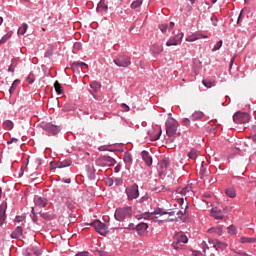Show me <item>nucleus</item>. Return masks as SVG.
I'll list each match as a JSON object with an SVG mask.
<instances>
[{"label":"nucleus","mask_w":256,"mask_h":256,"mask_svg":"<svg viewBox=\"0 0 256 256\" xmlns=\"http://www.w3.org/2000/svg\"><path fill=\"white\" fill-rule=\"evenodd\" d=\"M249 119V115L245 112H236L233 116V121L237 124L247 123Z\"/></svg>","instance_id":"nucleus-11"},{"label":"nucleus","mask_w":256,"mask_h":256,"mask_svg":"<svg viewBox=\"0 0 256 256\" xmlns=\"http://www.w3.org/2000/svg\"><path fill=\"white\" fill-rule=\"evenodd\" d=\"M23 237V227L17 226L16 229L11 233V239H19Z\"/></svg>","instance_id":"nucleus-19"},{"label":"nucleus","mask_w":256,"mask_h":256,"mask_svg":"<svg viewBox=\"0 0 256 256\" xmlns=\"http://www.w3.org/2000/svg\"><path fill=\"white\" fill-rule=\"evenodd\" d=\"M158 48L154 50V53H163V46H157Z\"/></svg>","instance_id":"nucleus-51"},{"label":"nucleus","mask_w":256,"mask_h":256,"mask_svg":"<svg viewBox=\"0 0 256 256\" xmlns=\"http://www.w3.org/2000/svg\"><path fill=\"white\" fill-rule=\"evenodd\" d=\"M147 229H149L148 223L141 222L136 225V231H137L138 235H140L141 237L147 235Z\"/></svg>","instance_id":"nucleus-13"},{"label":"nucleus","mask_w":256,"mask_h":256,"mask_svg":"<svg viewBox=\"0 0 256 256\" xmlns=\"http://www.w3.org/2000/svg\"><path fill=\"white\" fill-rule=\"evenodd\" d=\"M54 89L57 95H63V86H61V83H59V81H55Z\"/></svg>","instance_id":"nucleus-23"},{"label":"nucleus","mask_w":256,"mask_h":256,"mask_svg":"<svg viewBox=\"0 0 256 256\" xmlns=\"http://www.w3.org/2000/svg\"><path fill=\"white\" fill-rule=\"evenodd\" d=\"M183 123H184V125H189L191 123V121L188 118H185L183 120Z\"/></svg>","instance_id":"nucleus-55"},{"label":"nucleus","mask_w":256,"mask_h":256,"mask_svg":"<svg viewBox=\"0 0 256 256\" xmlns=\"http://www.w3.org/2000/svg\"><path fill=\"white\" fill-rule=\"evenodd\" d=\"M8 71H9L10 73H14V72H15L14 66H13V65H10L9 68H8Z\"/></svg>","instance_id":"nucleus-54"},{"label":"nucleus","mask_w":256,"mask_h":256,"mask_svg":"<svg viewBox=\"0 0 256 256\" xmlns=\"http://www.w3.org/2000/svg\"><path fill=\"white\" fill-rule=\"evenodd\" d=\"M11 39V34H6L5 36L2 37L0 40V45H3V43H7V40Z\"/></svg>","instance_id":"nucleus-39"},{"label":"nucleus","mask_w":256,"mask_h":256,"mask_svg":"<svg viewBox=\"0 0 256 256\" xmlns=\"http://www.w3.org/2000/svg\"><path fill=\"white\" fill-rule=\"evenodd\" d=\"M203 117H204L203 112L197 111V112H194V113L192 114V116L190 117V119H192V121H199V119H203Z\"/></svg>","instance_id":"nucleus-21"},{"label":"nucleus","mask_w":256,"mask_h":256,"mask_svg":"<svg viewBox=\"0 0 256 256\" xmlns=\"http://www.w3.org/2000/svg\"><path fill=\"white\" fill-rule=\"evenodd\" d=\"M252 137H253V141H256V127L252 128Z\"/></svg>","instance_id":"nucleus-50"},{"label":"nucleus","mask_w":256,"mask_h":256,"mask_svg":"<svg viewBox=\"0 0 256 256\" xmlns=\"http://www.w3.org/2000/svg\"><path fill=\"white\" fill-rule=\"evenodd\" d=\"M72 67H74V69L80 67L83 70L88 69L89 66L85 62L77 61L72 64Z\"/></svg>","instance_id":"nucleus-25"},{"label":"nucleus","mask_w":256,"mask_h":256,"mask_svg":"<svg viewBox=\"0 0 256 256\" xmlns=\"http://www.w3.org/2000/svg\"><path fill=\"white\" fill-rule=\"evenodd\" d=\"M228 233L230 235H237V228L234 225L228 227Z\"/></svg>","instance_id":"nucleus-35"},{"label":"nucleus","mask_w":256,"mask_h":256,"mask_svg":"<svg viewBox=\"0 0 256 256\" xmlns=\"http://www.w3.org/2000/svg\"><path fill=\"white\" fill-rule=\"evenodd\" d=\"M188 41H197V37H195V35H192L189 37Z\"/></svg>","instance_id":"nucleus-56"},{"label":"nucleus","mask_w":256,"mask_h":256,"mask_svg":"<svg viewBox=\"0 0 256 256\" xmlns=\"http://www.w3.org/2000/svg\"><path fill=\"white\" fill-rule=\"evenodd\" d=\"M133 215V209L131 207L117 208L114 214L116 221H125Z\"/></svg>","instance_id":"nucleus-2"},{"label":"nucleus","mask_w":256,"mask_h":256,"mask_svg":"<svg viewBox=\"0 0 256 256\" xmlns=\"http://www.w3.org/2000/svg\"><path fill=\"white\" fill-rule=\"evenodd\" d=\"M19 83H21V81H19V80H15V81L12 83V86H11L10 89H9L10 95H13V91H15V88L17 87V85H19Z\"/></svg>","instance_id":"nucleus-33"},{"label":"nucleus","mask_w":256,"mask_h":256,"mask_svg":"<svg viewBox=\"0 0 256 256\" xmlns=\"http://www.w3.org/2000/svg\"><path fill=\"white\" fill-rule=\"evenodd\" d=\"M188 189H189V188H183L182 191H181V193H184V194L187 193V190H188Z\"/></svg>","instance_id":"nucleus-64"},{"label":"nucleus","mask_w":256,"mask_h":256,"mask_svg":"<svg viewBox=\"0 0 256 256\" xmlns=\"http://www.w3.org/2000/svg\"><path fill=\"white\" fill-rule=\"evenodd\" d=\"M188 157L189 159H192L193 161H195V159H197V157H199V151L192 149L189 153H188Z\"/></svg>","instance_id":"nucleus-26"},{"label":"nucleus","mask_w":256,"mask_h":256,"mask_svg":"<svg viewBox=\"0 0 256 256\" xmlns=\"http://www.w3.org/2000/svg\"><path fill=\"white\" fill-rule=\"evenodd\" d=\"M90 87L94 90V93H97V89L101 87V84L99 82H91Z\"/></svg>","instance_id":"nucleus-34"},{"label":"nucleus","mask_w":256,"mask_h":256,"mask_svg":"<svg viewBox=\"0 0 256 256\" xmlns=\"http://www.w3.org/2000/svg\"><path fill=\"white\" fill-rule=\"evenodd\" d=\"M211 216H212L214 219H217V220L225 219V214H223V210L216 209V208H213V209L211 210Z\"/></svg>","instance_id":"nucleus-16"},{"label":"nucleus","mask_w":256,"mask_h":256,"mask_svg":"<svg viewBox=\"0 0 256 256\" xmlns=\"http://www.w3.org/2000/svg\"><path fill=\"white\" fill-rule=\"evenodd\" d=\"M53 56V47H49L44 54V57L49 58Z\"/></svg>","instance_id":"nucleus-38"},{"label":"nucleus","mask_w":256,"mask_h":256,"mask_svg":"<svg viewBox=\"0 0 256 256\" xmlns=\"http://www.w3.org/2000/svg\"><path fill=\"white\" fill-rule=\"evenodd\" d=\"M154 215H168L167 219H162V221H179V219H183V215H185V210H179L177 208L175 209H170L168 211H165L163 208H158L155 210Z\"/></svg>","instance_id":"nucleus-1"},{"label":"nucleus","mask_w":256,"mask_h":256,"mask_svg":"<svg viewBox=\"0 0 256 256\" xmlns=\"http://www.w3.org/2000/svg\"><path fill=\"white\" fill-rule=\"evenodd\" d=\"M227 197H230L231 199H234V197H236L237 194H235V189L233 188H228L225 191Z\"/></svg>","instance_id":"nucleus-28"},{"label":"nucleus","mask_w":256,"mask_h":256,"mask_svg":"<svg viewBox=\"0 0 256 256\" xmlns=\"http://www.w3.org/2000/svg\"><path fill=\"white\" fill-rule=\"evenodd\" d=\"M114 63L117 67H129L131 65V58L125 55L118 56L114 59Z\"/></svg>","instance_id":"nucleus-9"},{"label":"nucleus","mask_w":256,"mask_h":256,"mask_svg":"<svg viewBox=\"0 0 256 256\" xmlns=\"http://www.w3.org/2000/svg\"><path fill=\"white\" fill-rule=\"evenodd\" d=\"M35 81V76L33 74H29L27 77V83H33Z\"/></svg>","instance_id":"nucleus-45"},{"label":"nucleus","mask_w":256,"mask_h":256,"mask_svg":"<svg viewBox=\"0 0 256 256\" xmlns=\"http://www.w3.org/2000/svg\"><path fill=\"white\" fill-rule=\"evenodd\" d=\"M166 135L168 137H175V135H179L177 133V127H179V122L174 118H168L166 121Z\"/></svg>","instance_id":"nucleus-3"},{"label":"nucleus","mask_w":256,"mask_h":256,"mask_svg":"<svg viewBox=\"0 0 256 256\" xmlns=\"http://www.w3.org/2000/svg\"><path fill=\"white\" fill-rule=\"evenodd\" d=\"M178 203L179 205H183V203H185V200L183 198H179Z\"/></svg>","instance_id":"nucleus-58"},{"label":"nucleus","mask_w":256,"mask_h":256,"mask_svg":"<svg viewBox=\"0 0 256 256\" xmlns=\"http://www.w3.org/2000/svg\"><path fill=\"white\" fill-rule=\"evenodd\" d=\"M121 107H122V109H124V111H126V112L129 111V106H128L127 104L122 103V104H121Z\"/></svg>","instance_id":"nucleus-52"},{"label":"nucleus","mask_w":256,"mask_h":256,"mask_svg":"<svg viewBox=\"0 0 256 256\" xmlns=\"http://www.w3.org/2000/svg\"><path fill=\"white\" fill-rule=\"evenodd\" d=\"M97 254H98L99 256H109V253L103 252V251H101V250H98V251H97Z\"/></svg>","instance_id":"nucleus-48"},{"label":"nucleus","mask_w":256,"mask_h":256,"mask_svg":"<svg viewBox=\"0 0 256 256\" xmlns=\"http://www.w3.org/2000/svg\"><path fill=\"white\" fill-rule=\"evenodd\" d=\"M163 133V130L161 127L154 128L153 131H149L148 135L151 139V141H159V138L161 137V134Z\"/></svg>","instance_id":"nucleus-14"},{"label":"nucleus","mask_w":256,"mask_h":256,"mask_svg":"<svg viewBox=\"0 0 256 256\" xmlns=\"http://www.w3.org/2000/svg\"><path fill=\"white\" fill-rule=\"evenodd\" d=\"M117 161L111 156H101L96 160L97 167H113Z\"/></svg>","instance_id":"nucleus-6"},{"label":"nucleus","mask_w":256,"mask_h":256,"mask_svg":"<svg viewBox=\"0 0 256 256\" xmlns=\"http://www.w3.org/2000/svg\"><path fill=\"white\" fill-rule=\"evenodd\" d=\"M223 47V40H219L217 44L213 47L212 51H219Z\"/></svg>","instance_id":"nucleus-36"},{"label":"nucleus","mask_w":256,"mask_h":256,"mask_svg":"<svg viewBox=\"0 0 256 256\" xmlns=\"http://www.w3.org/2000/svg\"><path fill=\"white\" fill-rule=\"evenodd\" d=\"M202 84H203L204 87H206L207 89H211V87H215V81L209 80V79L203 80V81H202Z\"/></svg>","instance_id":"nucleus-24"},{"label":"nucleus","mask_w":256,"mask_h":256,"mask_svg":"<svg viewBox=\"0 0 256 256\" xmlns=\"http://www.w3.org/2000/svg\"><path fill=\"white\" fill-rule=\"evenodd\" d=\"M14 221L15 223H23L25 221V215L16 216Z\"/></svg>","instance_id":"nucleus-41"},{"label":"nucleus","mask_w":256,"mask_h":256,"mask_svg":"<svg viewBox=\"0 0 256 256\" xmlns=\"http://www.w3.org/2000/svg\"><path fill=\"white\" fill-rule=\"evenodd\" d=\"M233 63H235V57H233V58L231 59V62H230V69H231V67H233Z\"/></svg>","instance_id":"nucleus-61"},{"label":"nucleus","mask_w":256,"mask_h":256,"mask_svg":"<svg viewBox=\"0 0 256 256\" xmlns=\"http://www.w3.org/2000/svg\"><path fill=\"white\" fill-rule=\"evenodd\" d=\"M11 143H17V139L16 138H12L11 141L8 142V145Z\"/></svg>","instance_id":"nucleus-60"},{"label":"nucleus","mask_w":256,"mask_h":256,"mask_svg":"<svg viewBox=\"0 0 256 256\" xmlns=\"http://www.w3.org/2000/svg\"><path fill=\"white\" fill-rule=\"evenodd\" d=\"M159 29L160 31H162L163 33L167 32V29H169V26L167 24H160L159 25Z\"/></svg>","instance_id":"nucleus-42"},{"label":"nucleus","mask_w":256,"mask_h":256,"mask_svg":"<svg viewBox=\"0 0 256 256\" xmlns=\"http://www.w3.org/2000/svg\"><path fill=\"white\" fill-rule=\"evenodd\" d=\"M103 9L104 11H107L108 6L105 4V0H100L98 3L97 11H101Z\"/></svg>","instance_id":"nucleus-30"},{"label":"nucleus","mask_w":256,"mask_h":256,"mask_svg":"<svg viewBox=\"0 0 256 256\" xmlns=\"http://www.w3.org/2000/svg\"><path fill=\"white\" fill-rule=\"evenodd\" d=\"M41 217H42L43 219H47L48 221H51V219H53V216H51V215H49V214H47V213H42V214H41Z\"/></svg>","instance_id":"nucleus-44"},{"label":"nucleus","mask_w":256,"mask_h":256,"mask_svg":"<svg viewBox=\"0 0 256 256\" xmlns=\"http://www.w3.org/2000/svg\"><path fill=\"white\" fill-rule=\"evenodd\" d=\"M90 225H92V227H94L95 231L97 233H99V235H107V233H109V227H107V225L99 220H95L94 222H92Z\"/></svg>","instance_id":"nucleus-7"},{"label":"nucleus","mask_w":256,"mask_h":256,"mask_svg":"<svg viewBox=\"0 0 256 256\" xmlns=\"http://www.w3.org/2000/svg\"><path fill=\"white\" fill-rule=\"evenodd\" d=\"M4 127H5V129H8V130L13 129V123L11 122V120H6L4 122Z\"/></svg>","instance_id":"nucleus-37"},{"label":"nucleus","mask_w":256,"mask_h":256,"mask_svg":"<svg viewBox=\"0 0 256 256\" xmlns=\"http://www.w3.org/2000/svg\"><path fill=\"white\" fill-rule=\"evenodd\" d=\"M209 243H210V245H213V248L216 249V251H219V249H221L222 251L224 249H227V244L225 242L210 239Z\"/></svg>","instance_id":"nucleus-15"},{"label":"nucleus","mask_w":256,"mask_h":256,"mask_svg":"<svg viewBox=\"0 0 256 256\" xmlns=\"http://www.w3.org/2000/svg\"><path fill=\"white\" fill-rule=\"evenodd\" d=\"M11 65H13V67H17V59H12V63Z\"/></svg>","instance_id":"nucleus-57"},{"label":"nucleus","mask_w":256,"mask_h":256,"mask_svg":"<svg viewBox=\"0 0 256 256\" xmlns=\"http://www.w3.org/2000/svg\"><path fill=\"white\" fill-rule=\"evenodd\" d=\"M163 189H165V187L161 186V187L154 188L153 191H156V193H161Z\"/></svg>","instance_id":"nucleus-49"},{"label":"nucleus","mask_w":256,"mask_h":256,"mask_svg":"<svg viewBox=\"0 0 256 256\" xmlns=\"http://www.w3.org/2000/svg\"><path fill=\"white\" fill-rule=\"evenodd\" d=\"M237 255H238V256H248V255H247L246 253H244V252H238Z\"/></svg>","instance_id":"nucleus-62"},{"label":"nucleus","mask_w":256,"mask_h":256,"mask_svg":"<svg viewBox=\"0 0 256 256\" xmlns=\"http://www.w3.org/2000/svg\"><path fill=\"white\" fill-rule=\"evenodd\" d=\"M75 256H89V251L78 252Z\"/></svg>","instance_id":"nucleus-47"},{"label":"nucleus","mask_w":256,"mask_h":256,"mask_svg":"<svg viewBox=\"0 0 256 256\" xmlns=\"http://www.w3.org/2000/svg\"><path fill=\"white\" fill-rule=\"evenodd\" d=\"M27 29H29V26L24 23V24L18 29V35H25V33H27Z\"/></svg>","instance_id":"nucleus-29"},{"label":"nucleus","mask_w":256,"mask_h":256,"mask_svg":"<svg viewBox=\"0 0 256 256\" xmlns=\"http://www.w3.org/2000/svg\"><path fill=\"white\" fill-rule=\"evenodd\" d=\"M201 247H202L203 253H207V250H209V246L207 245V242H205V241H203L201 243Z\"/></svg>","instance_id":"nucleus-43"},{"label":"nucleus","mask_w":256,"mask_h":256,"mask_svg":"<svg viewBox=\"0 0 256 256\" xmlns=\"http://www.w3.org/2000/svg\"><path fill=\"white\" fill-rule=\"evenodd\" d=\"M189 239L182 232H178L174 236V242L172 243L173 249L179 251L185 243H188Z\"/></svg>","instance_id":"nucleus-4"},{"label":"nucleus","mask_w":256,"mask_h":256,"mask_svg":"<svg viewBox=\"0 0 256 256\" xmlns=\"http://www.w3.org/2000/svg\"><path fill=\"white\" fill-rule=\"evenodd\" d=\"M31 219H32L33 223H37V213H35V207H32Z\"/></svg>","instance_id":"nucleus-40"},{"label":"nucleus","mask_w":256,"mask_h":256,"mask_svg":"<svg viewBox=\"0 0 256 256\" xmlns=\"http://www.w3.org/2000/svg\"><path fill=\"white\" fill-rule=\"evenodd\" d=\"M240 243H256V238L242 237Z\"/></svg>","instance_id":"nucleus-31"},{"label":"nucleus","mask_w":256,"mask_h":256,"mask_svg":"<svg viewBox=\"0 0 256 256\" xmlns=\"http://www.w3.org/2000/svg\"><path fill=\"white\" fill-rule=\"evenodd\" d=\"M34 203H35L36 207L42 208V207H46L47 203H49V201L45 197H37V198H35Z\"/></svg>","instance_id":"nucleus-17"},{"label":"nucleus","mask_w":256,"mask_h":256,"mask_svg":"<svg viewBox=\"0 0 256 256\" xmlns=\"http://www.w3.org/2000/svg\"><path fill=\"white\" fill-rule=\"evenodd\" d=\"M107 185H109V187H111V185H113V180L112 179H108L107 180Z\"/></svg>","instance_id":"nucleus-59"},{"label":"nucleus","mask_w":256,"mask_h":256,"mask_svg":"<svg viewBox=\"0 0 256 256\" xmlns=\"http://www.w3.org/2000/svg\"><path fill=\"white\" fill-rule=\"evenodd\" d=\"M66 207H68L69 209H75V204L71 201H67Z\"/></svg>","instance_id":"nucleus-46"},{"label":"nucleus","mask_w":256,"mask_h":256,"mask_svg":"<svg viewBox=\"0 0 256 256\" xmlns=\"http://www.w3.org/2000/svg\"><path fill=\"white\" fill-rule=\"evenodd\" d=\"M208 233L210 235L221 236L223 234V229H221V227H213V228L208 229Z\"/></svg>","instance_id":"nucleus-20"},{"label":"nucleus","mask_w":256,"mask_h":256,"mask_svg":"<svg viewBox=\"0 0 256 256\" xmlns=\"http://www.w3.org/2000/svg\"><path fill=\"white\" fill-rule=\"evenodd\" d=\"M5 219H7V216L5 214V207L0 206V226L5 223Z\"/></svg>","instance_id":"nucleus-22"},{"label":"nucleus","mask_w":256,"mask_h":256,"mask_svg":"<svg viewBox=\"0 0 256 256\" xmlns=\"http://www.w3.org/2000/svg\"><path fill=\"white\" fill-rule=\"evenodd\" d=\"M173 29H175V23L174 22H170V24H169V31H173Z\"/></svg>","instance_id":"nucleus-53"},{"label":"nucleus","mask_w":256,"mask_h":256,"mask_svg":"<svg viewBox=\"0 0 256 256\" xmlns=\"http://www.w3.org/2000/svg\"><path fill=\"white\" fill-rule=\"evenodd\" d=\"M141 5H143V1H141V0H135V1L132 2V4H131V9H138V7H141Z\"/></svg>","instance_id":"nucleus-32"},{"label":"nucleus","mask_w":256,"mask_h":256,"mask_svg":"<svg viewBox=\"0 0 256 256\" xmlns=\"http://www.w3.org/2000/svg\"><path fill=\"white\" fill-rule=\"evenodd\" d=\"M136 227L135 224H129V229H136Z\"/></svg>","instance_id":"nucleus-63"},{"label":"nucleus","mask_w":256,"mask_h":256,"mask_svg":"<svg viewBox=\"0 0 256 256\" xmlns=\"http://www.w3.org/2000/svg\"><path fill=\"white\" fill-rule=\"evenodd\" d=\"M181 41H183V33L177 34L174 37H171L167 42H166V46L167 47H173V46H177L180 45Z\"/></svg>","instance_id":"nucleus-12"},{"label":"nucleus","mask_w":256,"mask_h":256,"mask_svg":"<svg viewBox=\"0 0 256 256\" xmlns=\"http://www.w3.org/2000/svg\"><path fill=\"white\" fill-rule=\"evenodd\" d=\"M154 212L152 213H149V212H146V213H142L141 215H136V219H159V221H165L166 223H169L170 221H167V220H162V219H168L169 218V215H162L161 214H154Z\"/></svg>","instance_id":"nucleus-5"},{"label":"nucleus","mask_w":256,"mask_h":256,"mask_svg":"<svg viewBox=\"0 0 256 256\" xmlns=\"http://www.w3.org/2000/svg\"><path fill=\"white\" fill-rule=\"evenodd\" d=\"M126 195L129 201H133V199H137L139 197V186L134 184L126 188Z\"/></svg>","instance_id":"nucleus-8"},{"label":"nucleus","mask_w":256,"mask_h":256,"mask_svg":"<svg viewBox=\"0 0 256 256\" xmlns=\"http://www.w3.org/2000/svg\"><path fill=\"white\" fill-rule=\"evenodd\" d=\"M142 159L148 167H151V165H153V158L151 157V155H149V152L143 151Z\"/></svg>","instance_id":"nucleus-18"},{"label":"nucleus","mask_w":256,"mask_h":256,"mask_svg":"<svg viewBox=\"0 0 256 256\" xmlns=\"http://www.w3.org/2000/svg\"><path fill=\"white\" fill-rule=\"evenodd\" d=\"M123 159L125 163H128V165H131V163H133V158L131 157V153L129 152L124 153Z\"/></svg>","instance_id":"nucleus-27"},{"label":"nucleus","mask_w":256,"mask_h":256,"mask_svg":"<svg viewBox=\"0 0 256 256\" xmlns=\"http://www.w3.org/2000/svg\"><path fill=\"white\" fill-rule=\"evenodd\" d=\"M41 128L44 131H47L48 133H52V135H57V133H59V131H61L59 126L54 125L52 123H47V122L41 123Z\"/></svg>","instance_id":"nucleus-10"}]
</instances>
